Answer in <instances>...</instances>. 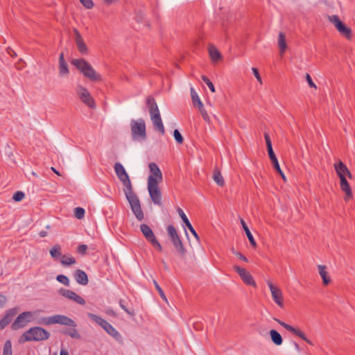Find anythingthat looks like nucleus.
Returning a JSON list of instances; mask_svg holds the SVG:
<instances>
[{"label": "nucleus", "instance_id": "f257e3e1", "mask_svg": "<svg viewBox=\"0 0 355 355\" xmlns=\"http://www.w3.org/2000/svg\"><path fill=\"white\" fill-rule=\"evenodd\" d=\"M114 168L116 176L125 187L123 191L130 203L133 214L138 220H142L144 218V215L141 207L140 200L132 191V186L128 174L123 166L119 162L115 163Z\"/></svg>", "mask_w": 355, "mask_h": 355}, {"label": "nucleus", "instance_id": "f03ea898", "mask_svg": "<svg viewBox=\"0 0 355 355\" xmlns=\"http://www.w3.org/2000/svg\"><path fill=\"white\" fill-rule=\"evenodd\" d=\"M73 65L84 77L88 78L92 82H97L102 80V76L98 73L94 67L85 59L76 58L71 61Z\"/></svg>", "mask_w": 355, "mask_h": 355}, {"label": "nucleus", "instance_id": "7ed1b4c3", "mask_svg": "<svg viewBox=\"0 0 355 355\" xmlns=\"http://www.w3.org/2000/svg\"><path fill=\"white\" fill-rule=\"evenodd\" d=\"M146 105L148 108L150 119L153 122L154 128L160 132L162 135H164L165 130L160 112L157 104L153 96H149L147 97Z\"/></svg>", "mask_w": 355, "mask_h": 355}, {"label": "nucleus", "instance_id": "20e7f679", "mask_svg": "<svg viewBox=\"0 0 355 355\" xmlns=\"http://www.w3.org/2000/svg\"><path fill=\"white\" fill-rule=\"evenodd\" d=\"M50 333L40 327H33L23 333L19 339V343L28 341H43L49 338Z\"/></svg>", "mask_w": 355, "mask_h": 355}, {"label": "nucleus", "instance_id": "39448f33", "mask_svg": "<svg viewBox=\"0 0 355 355\" xmlns=\"http://www.w3.org/2000/svg\"><path fill=\"white\" fill-rule=\"evenodd\" d=\"M166 230L168 236L170 237V240L175 249L177 254L182 259L184 258L187 251L184 248L175 227L172 225H169L167 227Z\"/></svg>", "mask_w": 355, "mask_h": 355}, {"label": "nucleus", "instance_id": "423d86ee", "mask_svg": "<svg viewBox=\"0 0 355 355\" xmlns=\"http://www.w3.org/2000/svg\"><path fill=\"white\" fill-rule=\"evenodd\" d=\"M87 315L92 321L101 326L107 334L113 337L115 340H119L121 338L119 332L107 321L94 313H89Z\"/></svg>", "mask_w": 355, "mask_h": 355}, {"label": "nucleus", "instance_id": "0eeeda50", "mask_svg": "<svg viewBox=\"0 0 355 355\" xmlns=\"http://www.w3.org/2000/svg\"><path fill=\"white\" fill-rule=\"evenodd\" d=\"M131 135L132 139H146V123L142 118L137 120L132 119L130 121Z\"/></svg>", "mask_w": 355, "mask_h": 355}, {"label": "nucleus", "instance_id": "6e6552de", "mask_svg": "<svg viewBox=\"0 0 355 355\" xmlns=\"http://www.w3.org/2000/svg\"><path fill=\"white\" fill-rule=\"evenodd\" d=\"M148 190L153 202L155 205L162 206V193L157 180L153 175H149L148 178Z\"/></svg>", "mask_w": 355, "mask_h": 355}, {"label": "nucleus", "instance_id": "1a4fd4ad", "mask_svg": "<svg viewBox=\"0 0 355 355\" xmlns=\"http://www.w3.org/2000/svg\"><path fill=\"white\" fill-rule=\"evenodd\" d=\"M76 92L80 101L90 108H95L96 103L94 99L89 94L88 89L83 85H78Z\"/></svg>", "mask_w": 355, "mask_h": 355}, {"label": "nucleus", "instance_id": "9d476101", "mask_svg": "<svg viewBox=\"0 0 355 355\" xmlns=\"http://www.w3.org/2000/svg\"><path fill=\"white\" fill-rule=\"evenodd\" d=\"M274 320L277 322L282 327H283L285 329H286L287 331H288L289 332L292 333L293 334L300 337V338H302L303 340L306 341L309 345H313V343L311 340H309L305 334L300 329H297V328H295L293 327V326L277 319V318H274Z\"/></svg>", "mask_w": 355, "mask_h": 355}, {"label": "nucleus", "instance_id": "9b49d317", "mask_svg": "<svg viewBox=\"0 0 355 355\" xmlns=\"http://www.w3.org/2000/svg\"><path fill=\"white\" fill-rule=\"evenodd\" d=\"M274 302L281 308L284 307V298L282 291L279 288L273 285L270 281H267Z\"/></svg>", "mask_w": 355, "mask_h": 355}, {"label": "nucleus", "instance_id": "f8f14e48", "mask_svg": "<svg viewBox=\"0 0 355 355\" xmlns=\"http://www.w3.org/2000/svg\"><path fill=\"white\" fill-rule=\"evenodd\" d=\"M234 270L238 273L245 284L257 287V284L254 282L253 277L245 268H241L239 266H234Z\"/></svg>", "mask_w": 355, "mask_h": 355}, {"label": "nucleus", "instance_id": "ddd939ff", "mask_svg": "<svg viewBox=\"0 0 355 355\" xmlns=\"http://www.w3.org/2000/svg\"><path fill=\"white\" fill-rule=\"evenodd\" d=\"M32 316V313L31 311H25L20 313L17 318L14 320L11 325V328L13 330H17L20 328H23L29 322L28 320L26 319L27 317Z\"/></svg>", "mask_w": 355, "mask_h": 355}, {"label": "nucleus", "instance_id": "4468645a", "mask_svg": "<svg viewBox=\"0 0 355 355\" xmlns=\"http://www.w3.org/2000/svg\"><path fill=\"white\" fill-rule=\"evenodd\" d=\"M58 292L62 296H63L69 300H71L78 303V304H80V305L85 304V300L82 297L79 296L78 294H76L75 292H73L71 290L62 288L59 290Z\"/></svg>", "mask_w": 355, "mask_h": 355}, {"label": "nucleus", "instance_id": "2eb2a0df", "mask_svg": "<svg viewBox=\"0 0 355 355\" xmlns=\"http://www.w3.org/2000/svg\"><path fill=\"white\" fill-rule=\"evenodd\" d=\"M73 32L75 34L74 40L79 53L83 55H87L89 51L82 35L76 28L73 29Z\"/></svg>", "mask_w": 355, "mask_h": 355}, {"label": "nucleus", "instance_id": "dca6fc26", "mask_svg": "<svg viewBox=\"0 0 355 355\" xmlns=\"http://www.w3.org/2000/svg\"><path fill=\"white\" fill-rule=\"evenodd\" d=\"M51 322H53V324H63L72 327H76L75 321L66 315H54L51 316Z\"/></svg>", "mask_w": 355, "mask_h": 355}, {"label": "nucleus", "instance_id": "f3484780", "mask_svg": "<svg viewBox=\"0 0 355 355\" xmlns=\"http://www.w3.org/2000/svg\"><path fill=\"white\" fill-rule=\"evenodd\" d=\"M17 311V307L6 311L5 315L0 320V330L3 329L12 320Z\"/></svg>", "mask_w": 355, "mask_h": 355}, {"label": "nucleus", "instance_id": "a211bd4d", "mask_svg": "<svg viewBox=\"0 0 355 355\" xmlns=\"http://www.w3.org/2000/svg\"><path fill=\"white\" fill-rule=\"evenodd\" d=\"M334 168L339 178L347 176L349 179L352 178L351 172L342 161L340 160L338 163L334 164Z\"/></svg>", "mask_w": 355, "mask_h": 355}, {"label": "nucleus", "instance_id": "6ab92c4d", "mask_svg": "<svg viewBox=\"0 0 355 355\" xmlns=\"http://www.w3.org/2000/svg\"><path fill=\"white\" fill-rule=\"evenodd\" d=\"M340 178V189L345 193V200L352 198V191L349 184L348 183L346 177H341Z\"/></svg>", "mask_w": 355, "mask_h": 355}, {"label": "nucleus", "instance_id": "aec40b11", "mask_svg": "<svg viewBox=\"0 0 355 355\" xmlns=\"http://www.w3.org/2000/svg\"><path fill=\"white\" fill-rule=\"evenodd\" d=\"M59 76L61 77L67 76L69 73V67L64 57V53H61L59 56Z\"/></svg>", "mask_w": 355, "mask_h": 355}, {"label": "nucleus", "instance_id": "412c9836", "mask_svg": "<svg viewBox=\"0 0 355 355\" xmlns=\"http://www.w3.org/2000/svg\"><path fill=\"white\" fill-rule=\"evenodd\" d=\"M178 212L180 215V216L181 217L183 223L185 224V225L187 227V228L189 230V231L191 232V233L194 236V237L196 239H197L198 240H199V236H198V234H197V232H196V230H194V228L193 227L192 225L191 224V223L189 222L187 216H186V214L184 213L183 210L181 209V208H178Z\"/></svg>", "mask_w": 355, "mask_h": 355}, {"label": "nucleus", "instance_id": "4be33fe9", "mask_svg": "<svg viewBox=\"0 0 355 355\" xmlns=\"http://www.w3.org/2000/svg\"><path fill=\"white\" fill-rule=\"evenodd\" d=\"M268 156H269V158L272 162V164L273 166V168H275V170L281 175L282 178L283 179V180L284 182L286 181V176L284 175L283 171H282L281 168H280V166L279 164V162L277 160V158L274 153L272 152V153H268Z\"/></svg>", "mask_w": 355, "mask_h": 355}, {"label": "nucleus", "instance_id": "5701e85b", "mask_svg": "<svg viewBox=\"0 0 355 355\" xmlns=\"http://www.w3.org/2000/svg\"><path fill=\"white\" fill-rule=\"evenodd\" d=\"M74 278L79 284L85 286L88 284V277L86 272L80 269H78L74 272Z\"/></svg>", "mask_w": 355, "mask_h": 355}, {"label": "nucleus", "instance_id": "b1692460", "mask_svg": "<svg viewBox=\"0 0 355 355\" xmlns=\"http://www.w3.org/2000/svg\"><path fill=\"white\" fill-rule=\"evenodd\" d=\"M140 230L144 236L145 239L150 243L152 241L156 239L154 232L152 229L146 224H142L140 225Z\"/></svg>", "mask_w": 355, "mask_h": 355}, {"label": "nucleus", "instance_id": "393cba45", "mask_svg": "<svg viewBox=\"0 0 355 355\" xmlns=\"http://www.w3.org/2000/svg\"><path fill=\"white\" fill-rule=\"evenodd\" d=\"M148 167L151 173L150 175H153V177L157 180V183L161 182L162 180V173L158 166L154 162H150Z\"/></svg>", "mask_w": 355, "mask_h": 355}, {"label": "nucleus", "instance_id": "a878e982", "mask_svg": "<svg viewBox=\"0 0 355 355\" xmlns=\"http://www.w3.org/2000/svg\"><path fill=\"white\" fill-rule=\"evenodd\" d=\"M240 222H241V224L242 225V227L243 229V230L245 231V234H246V236L249 240V242L250 243V245L253 247H256L257 246V243L250 230V229L248 228L247 224L245 223V222L244 221L243 219L241 218L240 219Z\"/></svg>", "mask_w": 355, "mask_h": 355}, {"label": "nucleus", "instance_id": "bb28decb", "mask_svg": "<svg viewBox=\"0 0 355 355\" xmlns=\"http://www.w3.org/2000/svg\"><path fill=\"white\" fill-rule=\"evenodd\" d=\"M269 334L270 336V338L272 342L275 345H281L283 343V338L281 334L275 329H271L269 331Z\"/></svg>", "mask_w": 355, "mask_h": 355}, {"label": "nucleus", "instance_id": "cd10ccee", "mask_svg": "<svg viewBox=\"0 0 355 355\" xmlns=\"http://www.w3.org/2000/svg\"><path fill=\"white\" fill-rule=\"evenodd\" d=\"M318 268L319 270V274L322 279V282L324 285H327L331 282V279L328 275V272L327 271V267L323 265H318Z\"/></svg>", "mask_w": 355, "mask_h": 355}, {"label": "nucleus", "instance_id": "c85d7f7f", "mask_svg": "<svg viewBox=\"0 0 355 355\" xmlns=\"http://www.w3.org/2000/svg\"><path fill=\"white\" fill-rule=\"evenodd\" d=\"M278 46L279 48L280 53L282 55L284 54L287 48V44L286 42L285 34L282 32H280L278 35Z\"/></svg>", "mask_w": 355, "mask_h": 355}, {"label": "nucleus", "instance_id": "c756f323", "mask_svg": "<svg viewBox=\"0 0 355 355\" xmlns=\"http://www.w3.org/2000/svg\"><path fill=\"white\" fill-rule=\"evenodd\" d=\"M191 96L193 105L197 106L199 109L202 108L203 104L201 102L198 94L193 87L191 88Z\"/></svg>", "mask_w": 355, "mask_h": 355}, {"label": "nucleus", "instance_id": "7c9ffc66", "mask_svg": "<svg viewBox=\"0 0 355 355\" xmlns=\"http://www.w3.org/2000/svg\"><path fill=\"white\" fill-rule=\"evenodd\" d=\"M337 30L342 35L348 39L352 37V29L347 27L344 23Z\"/></svg>", "mask_w": 355, "mask_h": 355}, {"label": "nucleus", "instance_id": "2f4dec72", "mask_svg": "<svg viewBox=\"0 0 355 355\" xmlns=\"http://www.w3.org/2000/svg\"><path fill=\"white\" fill-rule=\"evenodd\" d=\"M50 254L53 259L62 258V250L60 245H55L50 250Z\"/></svg>", "mask_w": 355, "mask_h": 355}, {"label": "nucleus", "instance_id": "473e14b6", "mask_svg": "<svg viewBox=\"0 0 355 355\" xmlns=\"http://www.w3.org/2000/svg\"><path fill=\"white\" fill-rule=\"evenodd\" d=\"M213 178H214V181L218 186H220V187L224 186L225 181H224V179L219 171H218V170L214 171Z\"/></svg>", "mask_w": 355, "mask_h": 355}, {"label": "nucleus", "instance_id": "72a5a7b5", "mask_svg": "<svg viewBox=\"0 0 355 355\" xmlns=\"http://www.w3.org/2000/svg\"><path fill=\"white\" fill-rule=\"evenodd\" d=\"M60 263L64 266H68L76 263V259L73 257L62 255L60 259Z\"/></svg>", "mask_w": 355, "mask_h": 355}, {"label": "nucleus", "instance_id": "f704fd0d", "mask_svg": "<svg viewBox=\"0 0 355 355\" xmlns=\"http://www.w3.org/2000/svg\"><path fill=\"white\" fill-rule=\"evenodd\" d=\"M119 304L120 307L128 315L131 316H134L135 315V312L133 309H128L126 306V301L125 300L121 299L119 302Z\"/></svg>", "mask_w": 355, "mask_h": 355}, {"label": "nucleus", "instance_id": "c9c22d12", "mask_svg": "<svg viewBox=\"0 0 355 355\" xmlns=\"http://www.w3.org/2000/svg\"><path fill=\"white\" fill-rule=\"evenodd\" d=\"M209 53L212 61L216 62L221 58L220 52L216 48L209 49Z\"/></svg>", "mask_w": 355, "mask_h": 355}, {"label": "nucleus", "instance_id": "e433bc0d", "mask_svg": "<svg viewBox=\"0 0 355 355\" xmlns=\"http://www.w3.org/2000/svg\"><path fill=\"white\" fill-rule=\"evenodd\" d=\"M3 355H12V343L10 340H6L4 343Z\"/></svg>", "mask_w": 355, "mask_h": 355}, {"label": "nucleus", "instance_id": "4c0bfd02", "mask_svg": "<svg viewBox=\"0 0 355 355\" xmlns=\"http://www.w3.org/2000/svg\"><path fill=\"white\" fill-rule=\"evenodd\" d=\"M63 334L65 335H68L73 338H80V335L75 328L67 329L63 331Z\"/></svg>", "mask_w": 355, "mask_h": 355}, {"label": "nucleus", "instance_id": "58836bf2", "mask_svg": "<svg viewBox=\"0 0 355 355\" xmlns=\"http://www.w3.org/2000/svg\"><path fill=\"white\" fill-rule=\"evenodd\" d=\"M56 280L58 282L62 284L63 285H64L66 286H69V283H70L69 279L64 275H57Z\"/></svg>", "mask_w": 355, "mask_h": 355}, {"label": "nucleus", "instance_id": "ea45409f", "mask_svg": "<svg viewBox=\"0 0 355 355\" xmlns=\"http://www.w3.org/2000/svg\"><path fill=\"white\" fill-rule=\"evenodd\" d=\"M264 139L266 143V148L268 150V153L273 152L272 141L268 133H264Z\"/></svg>", "mask_w": 355, "mask_h": 355}, {"label": "nucleus", "instance_id": "a19ab883", "mask_svg": "<svg viewBox=\"0 0 355 355\" xmlns=\"http://www.w3.org/2000/svg\"><path fill=\"white\" fill-rule=\"evenodd\" d=\"M201 78L203 80V82L208 86L210 91L213 93L215 92V87L211 81L205 75H202L201 76Z\"/></svg>", "mask_w": 355, "mask_h": 355}, {"label": "nucleus", "instance_id": "79ce46f5", "mask_svg": "<svg viewBox=\"0 0 355 355\" xmlns=\"http://www.w3.org/2000/svg\"><path fill=\"white\" fill-rule=\"evenodd\" d=\"M153 284H154V286L156 288V290L157 291L160 297L166 301L167 299H166V295L164 294V291L162 290V288L160 287V286L159 285V284L155 281V280H153Z\"/></svg>", "mask_w": 355, "mask_h": 355}, {"label": "nucleus", "instance_id": "37998d69", "mask_svg": "<svg viewBox=\"0 0 355 355\" xmlns=\"http://www.w3.org/2000/svg\"><path fill=\"white\" fill-rule=\"evenodd\" d=\"M85 211L83 208L82 207H76L74 209V214H75V216L78 218V219H82L84 218L85 216Z\"/></svg>", "mask_w": 355, "mask_h": 355}, {"label": "nucleus", "instance_id": "c03bdc74", "mask_svg": "<svg viewBox=\"0 0 355 355\" xmlns=\"http://www.w3.org/2000/svg\"><path fill=\"white\" fill-rule=\"evenodd\" d=\"M173 137L178 144H182L184 141L183 137L178 129H175L173 132Z\"/></svg>", "mask_w": 355, "mask_h": 355}, {"label": "nucleus", "instance_id": "a18cd8bd", "mask_svg": "<svg viewBox=\"0 0 355 355\" xmlns=\"http://www.w3.org/2000/svg\"><path fill=\"white\" fill-rule=\"evenodd\" d=\"M25 197V194L23 191H18L15 192L12 196V199L15 202H20Z\"/></svg>", "mask_w": 355, "mask_h": 355}, {"label": "nucleus", "instance_id": "49530a36", "mask_svg": "<svg viewBox=\"0 0 355 355\" xmlns=\"http://www.w3.org/2000/svg\"><path fill=\"white\" fill-rule=\"evenodd\" d=\"M51 316L50 317H44V318H40L37 323L40 324H44V325H50V324H53V322H51Z\"/></svg>", "mask_w": 355, "mask_h": 355}, {"label": "nucleus", "instance_id": "de8ad7c7", "mask_svg": "<svg viewBox=\"0 0 355 355\" xmlns=\"http://www.w3.org/2000/svg\"><path fill=\"white\" fill-rule=\"evenodd\" d=\"M231 251L240 260H242L245 262L248 261V259L243 254H242L241 252L236 251L234 248L231 249Z\"/></svg>", "mask_w": 355, "mask_h": 355}, {"label": "nucleus", "instance_id": "09e8293b", "mask_svg": "<svg viewBox=\"0 0 355 355\" xmlns=\"http://www.w3.org/2000/svg\"><path fill=\"white\" fill-rule=\"evenodd\" d=\"M80 1L87 9H91L94 7L92 0H80Z\"/></svg>", "mask_w": 355, "mask_h": 355}, {"label": "nucleus", "instance_id": "8fccbe9b", "mask_svg": "<svg viewBox=\"0 0 355 355\" xmlns=\"http://www.w3.org/2000/svg\"><path fill=\"white\" fill-rule=\"evenodd\" d=\"M87 250V245L85 244L79 245L77 248V252L80 254L84 255L86 254V251Z\"/></svg>", "mask_w": 355, "mask_h": 355}, {"label": "nucleus", "instance_id": "3c124183", "mask_svg": "<svg viewBox=\"0 0 355 355\" xmlns=\"http://www.w3.org/2000/svg\"><path fill=\"white\" fill-rule=\"evenodd\" d=\"M329 20L334 24V26L337 25L339 22L341 21L338 15H334L331 16H329Z\"/></svg>", "mask_w": 355, "mask_h": 355}, {"label": "nucleus", "instance_id": "603ef678", "mask_svg": "<svg viewBox=\"0 0 355 355\" xmlns=\"http://www.w3.org/2000/svg\"><path fill=\"white\" fill-rule=\"evenodd\" d=\"M305 78H306V80L307 81V83L310 87H313L315 89L317 88L315 84L313 83V81L311 79V76L309 73L306 74Z\"/></svg>", "mask_w": 355, "mask_h": 355}, {"label": "nucleus", "instance_id": "864d4df0", "mask_svg": "<svg viewBox=\"0 0 355 355\" xmlns=\"http://www.w3.org/2000/svg\"><path fill=\"white\" fill-rule=\"evenodd\" d=\"M145 14L141 10H139L137 14L135 19L138 22H142L144 19Z\"/></svg>", "mask_w": 355, "mask_h": 355}, {"label": "nucleus", "instance_id": "5fc2aeb1", "mask_svg": "<svg viewBox=\"0 0 355 355\" xmlns=\"http://www.w3.org/2000/svg\"><path fill=\"white\" fill-rule=\"evenodd\" d=\"M150 244L155 247V248H157V250H159V252H161L162 250V245L159 243V241L157 240V239H154L153 241H152L150 242Z\"/></svg>", "mask_w": 355, "mask_h": 355}, {"label": "nucleus", "instance_id": "6e6d98bb", "mask_svg": "<svg viewBox=\"0 0 355 355\" xmlns=\"http://www.w3.org/2000/svg\"><path fill=\"white\" fill-rule=\"evenodd\" d=\"M252 71L253 72V74L254 75V76L256 77L257 80L260 83H261L262 81H261V76L259 73V71L257 68L255 67H252Z\"/></svg>", "mask_w": 355, "mask_h": 355}, {"label": "nucleus", "instance_id": "4d7b16f0", "mask_svg": "<svg viewBox=\"0 0 355 355\" xmlns=\"http://www.w3.org/2000/svg\"><path fill=\"white\" fill-rule=\"evenodd\" d=\"M7 302V298L5 295L0 293V309L3 308Z\"/></svg>", "mask_w": 355, "mask_h": 355}, {"label": "nucleus", "instance_id": "13d9d810", "mask_svg": "<svg viewBox=\"0 0 355 355\" xmlns=\"http://www.w3.org/2000/svg\"><path fill=\"white\" fill-rule=\"evenodd\" d=\"M199 110H200L201 114H202L203 119H205V121H208L209 120V115L207 113V112L204 110L203 107L201 109H199Z\"/></svg>", "mask_w": 355, "mask_h": 355}, {"label": "nucleus", "instance_id": "bf43d9fd", "mask_svg": "<svg viewBox=\"0 0 355 355\" xmlns=\"http://www.w3.org/2000/svg\"><path fill=\"white\" fill-rule=\"evenodd\" d=\"M105 313L107 315H108L110 316L114 317V318L116 317V312L112 309H106Z\"/></svg>", "mask_w": 355, "mask_h": 355}, {"label": "nucleus", "instance_id": "052dcab7", "mask_svg": "<svg viewBox=\"0 0 355 355\" xmlns=\"http://www.w3.org/2000/svg\"><path fill=\"white\" fill-rule=\"evenodd\" d=\"M39 235L40 237H45L47 235V232L46 231L42 230L39 233Z\"/></svg>", "mask_w": 355, "mask_h": 355}, {"label": "nucleus", "instance_id": "680f3d73", "mask_svg": "<svg viewBox=\"0 0 355 355\" xmlns=\"http://www.w3.org/2000/svg\"><path fill=\"white\" fill-rule=\"evenodd\" d=\"M103 1L106 4L110 5V4L113 3L114 2H115L116 0H103Z\"/></svg>", "mask_w": 355, "mask_h": 355}, {"label": "nucleus", "instance_id": "e2e57ef3", "mask_svg": "<svg viewBox=\"0 0 355 355\" xmlns=\"http://www.w3.org/2000/svg\"><path fill=\"white\" fill-rule=\"evenodd\" d=\"M60 355H69V353L66 349H62L60 351Z\"/></svg>", "mask_w": 355, "mask_h": 355}, {"label": "nucleus", "instance_id": "0e129e2a", "mask_svg": "<svg viewBox=\"0 0 355 355\" xmlns=\"http://www.w3.org/2000/svg\"><path fill=\"white\" fill-rule=\"evenodd\" d=\"M294 347H295V349L297 351H298V352H300V348L299 345H298L297 343H295V342L294 343Z\"/></svg>", "mask_w": 355, "mask_h": 355}, {"label": "nucleus", "instance_id": "69168bd1", "mask_svg": "<svg viewBox=\"0 0 355 355\" xmlns=\"http://www.w3.org/2000/svg\"><path fill=\"white\" fill-rule=\"evenodd\" d=\"M343 24V22L341 21L340 22H339L337 25L335 26V27L337 28H338L340 25H342Z\"/></svg>", "mask_w": 355, "mask_h": 355}, {"label": "nucleus", "instance_id": "338daca9", "mask_svg": "<svg viewBox=\"0 0 355 355\" xmlns=\"http://www.w3.org/2000/svg\"><path fill=\"white\" fill-rule=\"evenodd\" d=\"M51 169L53 170V171L54 173H55L56 174H58V175H60L59 172H58L57 170H55V168H54L53 167H52V168H51Z\"/></svg>", "mask_w": 355, "mask_h": 355}, {"label": "nucleus", "instance_id": "774afa93", "mask_svg": "<svg viewBox=\"0 0 355 355\" xmlns=\"http://www.w3.org/2000/svg\"><path fill=\"white\" fill-rule=\"evenodd\" d=\"M162 262L163 263V266H164V268L167 269L168 267H167V265H166V262L164 261H162Z\"/></svg>", "mask_w": 355, "mask_h": 355}]
</instances>
